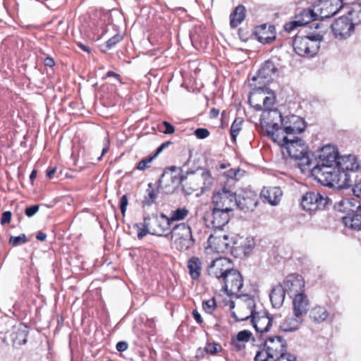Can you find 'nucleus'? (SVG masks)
Instances as JSON below:
<instances>
[{"label": "nucleus", "mask_w": 361, "mask_h": 361, "mask_svg": "<svg viewBox=\"0 0 361 361\" xmlns=\"http://www.w3.org/2000/svg\"><path fill=\"white\" fill-rule=\"evenodd\" d=\"M172 142L170 141L165 142L162 143L157 149V152L155 153V156H157L159 153H161L165 148L168 147Z\"/></svg>", "instance_id": "13d9d810"}, {"label": "nucleus", "mask_w": 361, "mask_h": 361, "mask_svg": "<svg viewBox=\"0 0 361 361\" xmlns=\"http://www.w3.org/2000/svg\"><path fill=\"white\" fill-rule=\"evenodd\" d=\"M135 227H137L139 230L137 233V238L139 240L142 239L147 234L152 235V231L151 230V225L149 223V215L144 216L143 222L135 224Z\"/></svg>", "instance_id": "f704fd0d"}, {"label": "nucleus", "mask_w": 361, "mask_h": 361, "mask_svg": "<svg viewBox=\"0 0 361 361\" xmlns=\"http://www.w3.org/2000/svg\"><path fill=\"white\" fill-rule=\"evenodd\" d=\"M219 348H221V346L216 343H207L205 347V350L207 353L214 355L218 352Z\"/></svg>", "instance_id": "49530a36"}, {"label": "nucleus", "mask_w": 361, "mask_h": 361, "mask_svg": "<svg viewBox=\"0 0 361 361\" xmlns=\"http://www.w3.org/2000/svg\"><path fill=\"white\" fill-rule=\"evenodd\" d=\"M202 263L198 257H192L188 262L189 274L193 280H197L201 273Z\"/></svg>", "instance_id": "7c9ffc66"}, {"label": "nucleus", "mask_w": 361, "mask_h": 361, "mask_svg": "<svg viewBox=\"0 0 361 361\" xmlns=\"http://www.w3.org/2000/svg\"><path fill=\"white\" fill-rule=\"evenodd\" d=\"M255 245L252 238L238 237L233 242L231 254L235 257H244L252 252Z\"/></svg>", "instance_id": "aec40b11"}, {"label": "nucleus", "mask_w": 361, "mask_h": 361, "mask_svg": "<svg viewBox=\"0 0 361 361\" xmlns=\"http://www.w3.org/2000/svg\"><path fill=\"white\" fill-rule=\"evenodd\" d=\"M219 283L221 284L222 290L229 296L239 295L243 286V277L240 273L233 268L230 269Z\"/></svg>", "instance_id": "9d476101"}, {"label": "nucleus", "mask_w": 361, "mask_h": 361, "mask_svg": "<svg viewBox=\"0 0 361 361\" xmlns=\"http://www.w3.org/2000/svg\"><path fill=\"white\" fill-rule=\"evenodd\" d=\"M252 333L248 330L240 331L238 333L236 340L233 341V343L236 345L237 342H247L250 341Z\"/></svg>", "instance_id": "ea45409f"}, {"label": "nucleus", "mask_w": 361, "mask_h": 361, "mask_svg": "<svg viewBox=\"0 0 361 361\" xmlns=\"http://www.w3.org/2000/svg\"><path fill=\"white\" fill-rule=\"evenodd\" d=\"M157 197V193L155 190V186L152 183H149L147 185V188L145 191V195L144 196L142 200V206L149 207L153 203H154Z\"/></svg>", "instance_id": "2f4dec72"}, {"label": "nucleus", "mask_w": 361, "mask_h": 361, "mask_svg": "<svg viewBox=\"0 0 361 361\" xmlns=\"http://www.w3.org/2000/svg\"><path fill=\"white\" fill-rule=\"evenodd\" d=\"M163 126L165 128L164 130H161V132L164 134H172L175 131L174 127L167 121H164L162 123Z\"/></svg>", "instance_id": "864d4df0"}, {"label": "nucleus", "mask_w": 361, "mask_h": 361, "mask_svg": "<svg viewBox=\"0 0 361 361\" xmlns=\"http://www.w3.org/2000/svg\"><path fill=\"white\" fill-rule=\"evenodd\" d=\"M44 64L45 66H49V67H52L54 66L55 64V62L54 61V59L51 57H47L45 59H44Z\"/></svg>", "instance_id": "052dcab7"}, {"label": "nucleus", "mask_w": 361, "mask_h": 361, "mask_svg": "<svg viewBox=\"0 0 361 361\" xmlns=\"http://www.w3.org/2000/svg\"><path fill=\"white\" fill-rule=\"evenodd\" d=\"M360 168L357 158L353 155L340 157L337 161V166L335 170V174L339 175L338 181L332 185H328L329 188H347L353 185V180L350 178L349 172H355Z\"/></svg>", "instance_id": "39448f33"}, {"label": "nucleus", "mask_w": 361, "mask_h": 361, "mask_svg": "<svg viewBox=\"0 0 361 361\" xmlns=\"http://www.w3.org/2000/svg\"><path fill=\"white\" fill-rule=\"evenodd\" d=\"M282 191L278 187L264 188L261 192V197L271 205H277L282 197Z\"/></svg>", "instance_id": "bb28decb"}, {"label": "nucleus", "mask_w": 361, "mask_h": 361, "mask_svg": "<svg viewBox=\"0 0 361 361\" xmlns=\"http://www.w3.org/2000/svg\"><path fill=\"white\" fill-rule=\"evenodd\" d=\"M231 268L230 261L227 258L219 257L211 262L208 266L207 272L209 276L220 282Z\"/></svg>", "instance_id": "a211bd4d"}, {"label": "nucleus", "mask_w": 361, "mask_h": 361, "mask_svg": "<svg viewBox=\"0 0 361 361\" xmlns=\"http://www.w3.org/2000/svg\"><path fill=\"white\" fill-rule=\"evenodd\" d=\"M149 223L151 225L152 235L159 236H166L171 233V220L164 214H161L159 216H149Z\"/></svg>", "instance_id": "f3484780"}, {"label": "nucleus", "mask_w": 361, "mask_h": 361, "mask_svg": "<svg viewBox=\"0 0 361 361\" xmlns=\"http://www.w3.org/2000/svg\"><path fill=\"white\" fill-rule=\"evenodd\" d=\"M246 9L243 5H238L230 15V25L232 28L237 27L244 20Z\"/></svg>", "instance_id": "c85d7f7f"}, {"label": "nucleus", "mask_w": 361, "mask_h": 361, "mask_svg": "<svg viewBox=\"0 0 361 361\" xmlns=\"http://www.w3.org/2000/svg\"><path fill=\"white\" fill-rule=\"evenodd\" d=\"M302 25V22H300L298 19L295 18L294 20L288 22L284 25V30L288 32H290L293 30H294L296 27Z\"/></svg>", "instance_id": "a18cd8bd"}, {"label": "nucleus", "mask_w": 361, "mask_h": 361, "mask_svg": "<svg viewBox=\"0 0 361 361\" xmlns=\"http://www.w3.org/2000/svg\"><path fill=\"white\" fill-rule=\"evenodd\" d=\"M171 237L176 248L180 251L189 250L195 243L191 228L185 223L173 227L171 231Z\"/></svg>", "instance_id": "0eeeda50"}, {"label": "nucleus", "mask_w": 361, "mask_h": 361, "mask_svg": "<svg viewBox=\"0 0 361 361\" xmlns=\"http://www.w3.org/2000/svg\"><path fill=\"white\" fill-rule=\"evenodd\" d=\"M304 318L300 316L293 314L286 317L280 324L279 328L284 332H294L300 329Z\"/></svg>", "instance_id": "b1692460"}, {"label": "nucleus", "mask_w": 361, "mask_h": 361, "mask_svg": "<svg viewBox=\"0 0 361 361\" xmlns=\"http://www.w3.org/2000/svg\"><path fill=\"white\" fill-rule=\"evenodd\" d=\"M192 314L197 323L199 324H202L203 323V319L200 314L197 310H194Z\"/></svg>", "instance_id": "bf43d9fd"}, {"label": "nucleus", "mask_w": 361, "mask_h": 361, "mask_svg": "<svg viewBox=\"0 0 361 361\" xmlns=\"http://www.w3.org/2000/svg\"><path fill=\"white\" fill-rule=\"evenodd\" d=\"M27 335L28 331L25 328L18 329L16 333L15 337L13 338V341L17 345H24L27 343Z\"/></svg>", "instance_id": "58836bf2"}, {"label": "nucleus", "mask_w": 361, "mask_h": 361, "mask_svg": "<svg viewBox=\"0 0 361 361\" xmlns=\"http://www.w3.org/2000/svg\"><path fill=\"white\" fill-rule=\"evenodd\" d=\"M195 135L197 138L204 139L209 135V132L206 128H197L195 131Z\"/></svg>", "instance_id": "09e8293b"}, {"label": "nucleus", "mask_w": 361, "mask_h": 361, "mask_svg": "<svg viewBox=\"0 0 361 361\" xmlns=\"http://www.w3.org/2000/svg\"><path fill=\"white\" fill-rule=\"evenodd\" d=\"M121 39L122 37L119 35H114L106 42V47L111 49L120 42Z\"/></svg>", "instance_id": "8fccbe9b"}, {"label": "nucleus", "mask_w": 361, "mask_h": 361, "mask_svg": "<svg viewBox=\"0 0 361 361\" xmlns=\"http://www.w3.org/2000/svg\"><path fill=\"white\" fill-rule=\"evenodd\" d=\"M46 238H47V235L42 231L38 232L36 235V238L40 241L45 240Z\"/></svg>", "instance_id": "0e129e2a"}, {"label": "nucleus", "mask_w": 361, "mask_h": 361, "mask_svg": "<svg viewBox=\"0 0 361 361\" xmlns=\"http://www.w3.org/2000/svg\"><path fill=\"white\" fill-rule=\"evenodd\" d=\"M216 300L214 298L202 302V308L204 312L208 314H212L216 309Z\"/></svg>", "instance_id": "37998d69"}, {"label": "nucleus", "mask_w": 361, "mask_h": 361, "mask_svg": "<svg viewBox=\"0 0 361 361\" xmlns=\"http://www.w3.org/2000/svg\"><path fill=\"white\" fill-rule=\"evenodd\" d=\"M319 161L312 170V176L322 185H332L338 181V175L335 174L337 166L338 152L337 149L331 145H325L318 150Z\"/></svg>", "instance_id": "f257e3e1"}, {"label": "nucleus", "mask_w": 361, "mask_h": 361, "mask_svg": "<svg viewBox=\"0 0 361 361\" xmlns=\"http://www.w3.org/2000/svg\"><path fill=\"white\" fill-rule=\"evenodd\" d=\"M292 312L294 315L305 317L310 309V300L306 294H297L292 297Z\"/></svg>", "instance_id": "412c9836"}, {"label": "nucleus", "mask_w": 361, "mask_h": 361, "mask_svg": "<svg viewBox=\"0 0 361 361\" xmlns=\"http://www.w3.org/2000/svg\"><path fill=\"white\" fill-rule=\"evenodd\" d=\"M231 212L214 207L211 212H207L204 219L207 226H212L216 229H221L226 226L230 219Z\"/></svg>", "instance_id": "ddd939ff"}, {"label": "nucleus", "mask_w": 361, "mask_h": 361, "mask_svg": "<svg viewBox=\"0 0 361 361\" xmlns=\"http://www.w3.org/2000/svg\"><path fill=\"white\" fill-rule=\"evenodd\" d=\"M128 204V199L126 195H123L120 200V209L122 215L124 216Z\"/></svg>", "instance_id": "de8ad7c7"}, {"label": "nucleus", "mask_w": 361, "mask_h": 361, "mask_svg": "<svg viewBox=\"0 0 361 361\" xmlns=\"http://www.w3.org/2000/svg\"><path fill=\"white\" fill-rule=\"evenodd\" d=\"M278 142L286 149L290 157L298 162V166L302 171L305 169L306 166L311 164L312 159L308 147L300 138L282 136Z\"/></svg>", "instance_id": "7ed1b4c3"}, {"label": "nucleus", "mask_w": 361, "mask_h": 361, "mask_svg": "<svg viewBox=\"0 0 361 361\" xmlns=\"http://www.w3.org/2000/svg\"><path fill=\"white\" fill-rule=\"evenodd\" d=\"M184 183L185 176L182 174V170L172 166L164 171L158 180V188H164L167 192H171Z\"/></svg>", "instance_id": "1a4fd4ad"}, {"label": "nucleus", "mask_w": 361, "mask_h": 361, "mask_svg": "<svg viewBox=\"0 0 361 361\" xmlns=\"http://www.w3.org/2000/svg\"><path fill=\"white\" fill-rule=\"evenodd\" d=\"M353 191L355 196L361 197V180L354 185Z\"/></svg>", "instance_id": "6e6d98bb"}, {"label": "nucleus", "mask_w": 361, "mask_h": 361, "mask_svg": "<svg viewBox=\"0 0 361 361\" xmlns=\"http://www.w3.org/2000/svg\"><path fill=\"white\" fill-rule=\"evenodd\" d=\"M238 207L242 211H252L257 204V195L251 190L241 189L236 193Z\"/></svg>", "instance_id": "6ab92c4d"}, {"label": "nucleus", "mask_w": 361, "mask_h": 361, "mask_svg": "<svg viewBox=\"0 0 361 361\" xmlns=\"http://www.w3.org/2000/svg\"><path fill=\"white\" fill-rule=\"evenodd\" d=\"M251 322L256 331L261 334L267 332L272 324V319L267 315L258 316L252 314Z\"/></svg>", "instance_id": "a878e982"}, {"label": "nucleus", "mask_w": 361, "mask_h": 361, "mask_svg": "<svg viewBox=\"0 0 361 361\" xmlns=\"http://www.w3.org/2000/svg\"><path fill=\"white\" fill-rule=\"evenodd\" d=\"M219 114V111L215 108L210 110L209 115L211 118H216Z\"/></svg>", "instance_id": "69168bd1"}, {"label": "nucleus", "mask_w": 361, "mask_h": 361, "mask_svg": "<svg viewBox=\"0 0 361 361\" xmlns=\"http://www.w3.org/2000/svg\"><path fill=\"white\" fill-rule=\"evenodd\" d=\"M329 201V199L325 195L317 192H307L302 196L300 204L304 210L311 212L324 209Z\"/></svg>", "instance_id": "f8f14e48"}, {"label": "nucleus", "mask_w": 361, "mask_h": 361, "mask_svg": "<svg viewBox=\"0 0 361 361\" xmlns=\"http://www.w3.org/2000/svg\"><path fill=\"white\" fill-rule=\"evenodd\" d=\"M11 212L9 211L4 212L1 215V224L5 225L9 224L11 219Z\"/></svg>", "instance_id": "5fc2aeb1"}, {"label": "nucleus", "mask_w": 361, "mask_h": 361, "mask_svg": "<svg viewBox=\"0 0 361 361\" xmlns=\"http://www.w3.org/2000/svg\"><path fill=\"white\" fill-rule=\"evenodd\" d=\"M278 68L274 63L271 61H265L260 69L258 71L257 75L253 76L252 80L253 81H258L259 84H262L263 86L257 87L255 85L253 90L255 92H264L266 88V85L271 82L274 76L276 75Z\"/></svg>", "instance_id": "9b49d317"}, {"label": "nucleus", "mask_w": 361, "mask_h": 361, "mask_svg": "<svg viewBox=\"0 0 361 361\" xmlns=\"http://www.w3.org/2000/svg\"><path fill=\"white\" fill-rule=\"evenodd\" d=\"M269 116L271 120L266 122L267 132L274 141L281 139V133L286 134L284 136L296 138L295 135L301 133L306 128L305 120L296 115H290L283 119L281 112L275 109L269 112Z\"/></svg>", "instance_id": "f03ea898"}, {"label": "nucleus", "mask_w": 361, "mask_h": 361, "mask_svg": "<svg viewBox=\"0 0 361 361\" xmlns=\"http://www.w3.org/2000/svg\"><path fill=\"white\" fill-rule=\"evenodd\" d=\"M255 33L258 40L263 44H269L276 38L275 27L270 25L263 24L257 27Z\"/></svg>", "instance_id": "5701e85b"}, {"label": "nucleus", "mask_w": 361, "mask_h": 361, "mask_svg": "<svg viewBox=\"0 0 361 361\" xmlns=\"http://www.w3.org/2000/svg\"><path fill=\"white\" fill-rule=\"evenodd\" d=\"M213 178L210 172L206 169H198L196 171L187 172L183 190L186 195H191L195 191L201 193L210 189Z\"/></svg>", "instance_id": "20e7f679"}, {"label": "nucleus", "mask_w": 361, "mask_h": 361, "mask_svg": "<svg viewBox=\"0 0 361 361\" xmlns=\"http://www.w3.org/2000/svg\"><path fill=\"white\" fill-rule=\"evenodd\" d=\"M243 123V120L241 118H237L234 120L231 125L230 133L231 139L233 142L236 140L237 136L241 130V126Z\"/></svg>", "instance_id": "4c0bfd02"}, {"label": "nucleus", "mask_w": 361, "mask_h": 361, "mask_svg": "<svg viewBox=\"0 0 361 361\" xmlns=\"http://www.w3.org/2000/svg\"><path fill=\"white\" fill-rule=\"evenodd\" d=\"M345 226L355 230L361 229V208L358 206L355 211L349 212L342 218Z\"/></svg>", "instance_id": "393cba45"}, {"label": "nucleus", "mask_w": 361, "mask_h": 361, "mask_svg": "<svg viewBox=\"0 0 361 361\" xmlns=\"http://www.w3.org/2000/svg\"><path fill=\"white\" fill-rule=\"evenodd\" d=\"M259 351L264 352L268 357L275 358L283 351H287V343L281 336H270L264 339V348Z\"/></svg>", "instance_id": "4468645a"}, {"label": "nucleus", "mask_w": 361, "mask_h": 361, "mask_svg": "<svg viewBox=\"0 0 361 361\" xmlns=\"http://www.w3.org/2000/svg\"><path fill=\"white\" fill-rule=\"evenodd\" d=\"M208 243L210 247L214 246V248L217 252L231 253L233 250V245H231L228 242V237L226 235L219 236H214L211 235L208 238Z\"/></svg>", "instance_id": "4be33fe9"}, {"label": "nucleus", "mask_w": 361, "mask_h": 361, "mask_svg": "<svg viewBox=\"0 0 361 361\" xmlns=\"http://www.w3.org/2000/svg\"><path fill=\"white\" fill-rule=\"evenodd\" d=\"M128 343L126 341H119L116 344V350L119 352H123L128 348Z\"/></svg>", "instance_id": "4d7b16f0"}, {"label": "nucleus", "mask_w": 361, "mask_h": 361, "mask_svg": "<svg viewBox=\"0 0 361 361\" xmlns=\"http://www.w3.org/2000/svg\"><path fill=\"white\" fill-rule=\"evenodd\" d=\"M348 16L356 25L361 23V0H358L352 4L351 8L348 13Z\"/></svg>", "instance_id": "72a5a7b5"}, {"label": "nucleus", "mask_w": 361, "mask_h": 361, "mask_svg": "<svg viewBox=\"0 0 361 361\" xmlns=\"http://www.w3.org/2000/svg\"><path fill=\"white\" fill-rule=\"evenodd\" d=\"M27 242V237L25 234H21L18 236H11L9 243L13 246H18L25 244Z\"/></svg>", "instance_id": "79ce46f5"}, {"label": "nucleus", "mask_w": 361, "mask_h": 361, "mask_svg": "<svg viewBox=\"0 0 361 361\" xmlns=\"http://www.w3.org/2000/svg\"><path fill=\"white\" fill-rule=\"evenodd\" d=\"M39 210V206L38 205H32L30 207H26L25 210V213L27 216L31 217L34 216Z\"/></svg>", "instance_id": "603ef678"}, {"label": "nucleus", "mask_w": 361, "mask_h": 361, "mask_svg": "<svg viewBox=\"0 0 361 361\" xmlns=\"http://www.w3.org/2000/svg\"><path fill=\"white\" fill-rule=\"evenodd\" d=\"M275 357L276 360L274 361H297L295 355L287 353L286 351H283Z\"/></svg>", "instance_id": "c03bdc74"}, {"label": "nucleus", "mask_w": 361, "mask_h": 361, "mask_svg": "<svg viewBox=\"0 0 361 361\" xmlns=\"http://www.w3.org/2000/svg\"><path fill=\"white\" fill-rule=\"evenodd\" d=\"M155 154L152 157H146L141 161H140L137 166L136 169L140 171H144L146 169H148L150 167V164L152 161V160L156 157Z\"/></svg>", "instance_id": "a19ab883"}, {"label": "nucleus", "mask_w": 361, "mask_h": 361, "mask_svg": "<svg viewBox=\"0 0 361 361\" xmlns=\"http://www.w3.org/2000/svg\"><path fill=\"white\" fill-rule=\"evenodd\" d=\"M240 173H241V171L240 169H231L226 172V176L231 180H237Z\"/></svg>", "instance_id": "3c124183"}, {"label": "nucleus", "mask_w": 361, "mask_h": 361, "mask_svg": "<svg viewBox=\"0 0 361 361\" xmlns=\"http://www.w3.org/2000/svg\"><path fill=\"white\" fill-rule=\"evenodd\" d=\"M106 77H114L116 80H118L120 82H121V76L118 74H117V73H114L113 71L107 72Z\"/></svg>", "instance_id": "680f3d73"}, {"label": "nucleus", "mask_w": 361, "mask_h": 361, "mask_svg": "<svg viewBox=\"0 0 361 361\" xmlns=\"http://www.w3.org/2000/svg\"><path fill=\"white\" fill-rule=\"evenodd\" d=\"M355 25L348 16H341L332 23L331 29L336 38L344 39L354 32Z\"/></svg>", "instance_id": "2eb2a0df"}, {"label": "nucleus", "mask_w": 361, "mask_h": 361, "mask_svg": "<svg viewBox=\"0 0 361 361\" xmlns=\"http://www.w3.org/2000/svg\"><path fill=\"white\" fill-rule=\"evenodd\" d=\"M281 285L290 298L294 297L297 294H302L305 291V281L299 274L288 275Z\"/></svg>", "instance_id": "dca6fc26"}, {"label": "nucleus", "mask_w": 361, "mask_h": 361, "mask_svg": "<svg viewBox=\"0 0 361 361\" xmlns=\"http://www.w3.org/2000/svg\"><path fill=\"white\" fill-rule=\"evenodd\" d=\"M295 18L298 19L300 22L303 23V25L318 20L317 12L314 9L307 8L300 11L297 14Z\"/></svg>", "instance_id": "473e14b6"}, {"label": "nucleus", "mask_w": 361, "mask_h": 361, "mask_svg": "<svg viewBox=\"0 0 361 361\" xmlns=\"http://www.w3.org/2000/svg\"><path fill=\"white\" fill-rule=\"evenodd\" d=\"M56 167H54V168H51V169H49L47 171V176L49 178H52L54 173H56Z\"/></svg>", "instance_id": "e2e57ef3"}, {"label": "nucleus", "mask_w": 361, "mask_h": 361, "mask_svg": "<svg viewBox=\"0 0 361 361\" xmlns=\"http://www.w3.org/2000/svg\"><path fill=\"white\" fill-rule=\"evenodd\" d=\"M275 102V97L273 93H269L268 96H266L264 98H263V104H257L256 105V109L257 110H264L268 111V116L270 118L269 112L271 111H274V109L271 110V107L274 105Z\"/></svg>", "instance_id": "c9c22d12"}, {"label": "nucleus", "mask_w": 361, "mask_h": 361, "mask_svg": "<svg viewBox=\"0 0 361 361\" xmlns=\"http://www.w3.org/2000/svg\"><path fill=\"white\" fill-rule=\"evenodd\" d=\"M329 312L324 307L317 305L310 312V319L316 324L324 322L329 317Z\"/></svg>", "instance_id": "c756f323"}, {"label": "nucleus", "mask_w": 361, "mask_h": 361, "mask_svg": "<svg viewBox=\"0 0 361 361\" xmlns=\"http://www.w3.org/2000/svg\"><path fill=\"white\" fill-rule=\"evenodd\" d=\"M109 147L107 146L104 147L102 149L101 156L98 158V160H101L102 157L108 152Z\"/></svg>", "instance_id": "338daca9"}, {"label": "nucleus", "mask_w": 361, "mask_h": 361, "mask_svg": "<svg viewBox=\"0 0 361 361\" xmlns=\"http://www.w3.org/2000/svg\"><path fill=\"white\" fill-rule=\"evenodd\" d=\"M188 214L189 211L185 207L178 208L177 209L172 211L171 218H169L171 223L172 221L185 219Z\"/></svg>", "instance_id": "e433bc0d"}, {"label": "nucleus", "mask_w": 361, "mask_h": 361, "mask_svg": "<svg viewBox=\"0 0 361 361\" xmlns=\"http://www.w3.org/2000/svg\"><path fill=\"white\" fill-rule=\"evenodd\" d=\"M322 40L323 36L318 33L307 36L296 35L293 42V47L298 55L312 57L317 53Z\"/></svg>", "instance_id": "423d86ee"}, {"label": "nucleus", "mask_w": 361, "mask_h": 361, "mask_svg": "<svg viewBox=\"0 0 361 361\" xmlns=\"http://www.w3.org/2000/svg\"><path fill=\"white\" fill-rule=\"evenodd\" d=\"M80 47L85 51H87V52H90V47L84 45V44H79Z\"/></svg>", "instance_id": "774afa93"}, {"label": "nucleus", "mask_w": 361, "mask_h": 361, "mask_svg": "<svg viewBox=\"0 0 361 361\" xmlns=\"http://www.w3.org/2000/svg\"><path fill=\"white\" fill-rule=\"evenodd\" d=\"M212 204L214 207L233 212L238 207L236 192L226 184L214 193Z\"/></svg>", "instance_id": "6e6552de"}, {"label": "nucleus", "mask_w": 361, "mask_h": 361, "mask_svg": "<svg viewBox=\"0 0 361 361\" xmlns=\"http://www.w3.org/2000/svg\"><path fill=\"white\" fill-rule=\"evenodd\" d=\"M286 292L281 284L274 286L270 294L269 298L274 307L279 308L283 303Z\"/></svg>", "instance_id": "cd10ccee"}]
</instances>
